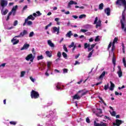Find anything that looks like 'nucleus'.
<instances>
[{
  "mask_svg": "<svg viewBox=\"0 0 126 126\" xmlns=\"http://www.w3.org/2000/svg\"><path fill=\"white\" fill-rule=\"evenodd\" d=\"M86 36H90L91 34H92V32H87L86 33H85Z\"/></svg>",
  "mask_w": 126,
  "mask_h": 126,
  "instance_id": "nucleus-53",
  "label": "nucleus"
},
{
  "mask_svg": "<svg viewBox=\"0 0 126 126\" xmlns=\"http://www.w3.org/2000/svg\"><path fill=\"white\" fill-rule=\"evenodd\" d=\"M74 46V42H72L71 43V45H69L68 47L69 48H72V47H73Z\"/></svg>",
  "mask_w": 126,
  "mask_h": 126,
  "instance_id": "nucleus-50",
  "label": "nucleus"
},
{
  "mask_svg": "<svg viewBox=\"0 0 126 126\" xmlns=\"http://www.w3.org/2000/svg\"><path fill=\"white\" fill-rule=\"evenodd\" d=\"M94 126H100V123H97V122H96V121H94Z\"/></svg>",
  "mask_w": 126,
  "mask_h": 126,
  "instance_id": "nucleus-41",
  "label": "nucleus"
},
{
  "mask_svg": "<svg viewBox=\"0 0 126 126\" xmlns=\"http://www.w3.org/2000/svg\"><path fill=\"white\" fill-rule=\"evenodd\" d=\"M118 68L119 69L118 71L117 72L118 76L119 77H122L123 76V71H122L121 66H118Z\"/></svg>",
  "mask_w": 126,
  "mask_h": 126,
  "instance_id": "nucleus-11",
  "label": "nucleus"
},
{
  "mask_svg": "<svg viewBox=\"0 0 126 126\" xmlns=\"http://www.w3.org/2000/svg\"><path fill=\"white\" fill-rule=\"evenodd\" d=\"M18 24V21L17 20H15L14 22L13 26H16Z\"/></svg>",
  "mask_w": 126,
  "mask_h": 126,
  "instance_id": "nucleus-52",
  "label": "nucleus"
},
{
  "mask_svg": "<svg viewBox=\"0 0 126 126\" xmlns=\"http://www.w3.org/2000/svg\"><path fill=\"white\" fill-rule=\"evenodd\" d=\"M28 34V32L26 30H24L22 32H20V35H21V37H24L25 35H27Z\"/></svg>",
  "mask_w": 126,
  "mask_h": 126,
  "instance_id": "nucleus-20",
  "label": "nucleus"
},
{
  "mask_svg": "<svg viewBox=\"0 0 126 126\" xmlns=\"http://www.w3.org/2000/svg\"><path fill=\"white\" fill-rule=\"evenodd\" d=\"M87 92H88L86 91H79L78 92V94H79L81 97H82V96H84V95H86V94H87Z\"/></svg>",
  "mask_w": 126,
  "mask_h": 126,
  "instance_id": "nucleus-15",
  "label": "nucleus"
},
{
  "mask_svg": "<svg viewBox=\"0 0 126 126\" xmlns=\"http://www.w3.org/2000/svg\"><path fill=\"white\" fill-rule=\"evenodd\" d=\"M120 21L122 31H124L125 33H126V15L124 14V12L122 13V19H121Z\"/></svg>",
  "mask_w": 126,
  "mask_h": 126,
  "instance_id": "nucleus-3",
  "label": "nucleus"
},
{
  "mask_svg": "<svg viewBox=\"0 0 126 126\" xmlns=\"http://www.w3.org/2000/svg\"><path fill=\"white\" fill-rule=\"evenodd\" d=\"M72 17H73L75 19H77V18H78V16H76V15H73V16H72Z\"/></svg>",
  "mask_w": 126,
  "mask_h": 126,
  "instance_id": "nucleus-61",
  "label": "nucleus"
},
{
  "mask_svg": "<svg viewBox=\"0 0 126 126\" xmlns=\"http://www.w3.org/2000/svg\"><path fill=\"white\" fill-rule=\"evenodd\" d=\"M111 55L113 57L112 59V63L115 66L116 65V58H115V55H114V53L113 55L112 54V51L109 52V56H111Z\"/></svg>",
  "mask_w": 126,
  "mask_h": 126,
  "instance_id": "nucleus-19",
  "label": "nucleus"
},
{
  "mask_svg": "<svg viewBox=\"0 0 126 126\" xmlns=\"http://www.w3.org/2000/svg\"><path fill=\"white\" fill-rule=\"evenodd\" d=\"M116 123H113V126H120V125H122L124 121L120 120L119 119L116 120Z\"/></svg>",
  "mask_w": 126,
  "mask_h": 126,
  "instance_id": "nucleus-14",
  "label": "nucleus"
},
{
  "mask_svg": "<svg viewBox=\"0 0 126 126\" xmlns=\"http://www.w3.org/2000/svg\"><path fill=\"white\" fill-rule=\"evenodd\" d=\"M100 126H107V124L103 123V122H100Z\"/></svg>",
  "mask_w": 126,
  "mask_h": 126,
  "instance_id": "nucleus-48",
  "label": "nucleus"
},
{
  "mask_svg": "<svg viewBox=\"0 0 126 126\" xmlns=\"http://www.w3.org/2000/svg\"><path fill=\"white\" fill-rule=\"evenodd\" d=\"M25 73H26V72H25V71H22L21 72L20 77H24V75H25Z\"/></svg>",
  "mask_w": 126,
  "mask_h": 126,
  "instance_id": "nucleus-40",
  "label": "nucleus"
},
{
  "mask_svg": "<svg viewBox=\"0 0 126 126\" xmlns=\"http://www.w3.org/2000/svg\"><path fill=\"white\" fill-rule=\"evenodd\" d=\"M50 26H52V23H50L49 24L45 27V30H48V28H49V27H50Z\"/></svg>",
  "mask_w": 126,
  "mask_h": 126,
  "instance_id": "nucleus-44",
  "label": "nucleus"
},
{
  "mask_svg": "<svg viewBox=\"0 0 126 126\" xmlns=\"http://www.w3.org/2000/svg\"><path fill=\"white\" fill-rule=\"evenodd\" d=\"M81 97V96H80V95H79H79L77 94L74 95L73 99H74V100H79V99H80Z\"/></svg>",
  "mask_w": 126,
  "mask_h": 126,
  "instance_id": "nucleus-27",
  "label": "nucleus"
},
{
  "mask_svg": "<svg viewBox=\"0 0 126 126\" xmlns=\"http://www.w3.org/2000/svg\"><path fill=\"white\" fill-rule=\"evenodd\" d=\"M95 42H99L100 41V38H99V36H97L95 39H94Z\"/></svg>",
  "mask_w": 126,
  "mask_h": 126,
  "instance_id": "nucleus-46",
  "label": "nucleus"
},
{
  "mask_svg": "<svg viewBox=\"0 0 126 126\" xmlns=\"http://www.w3.org/2000/svg\"><path fill=\"white\" fill-rule=\"evenodd\" d=\"M62 56L64 58V59H66V58H67V55L65 52L63 53Z\"/></svg>",
  "mask_w": 126,
  "mask_h": 126,
  "instance_id": "nucleus-42",
  "label": "nucleus"
},
{
  "mask_svg": "<svg viewBox=\"0 0 126 126\" xmlns=\"http://www.w3.org/2000/svg\"><path fill=\"white\" fill-rule=\"evenodd\" d=\"M106 74V72L103 71L101 74L99 76V79H102V78H104V76H105V75Z\"/></svg>",
  "mask_w": 126,
  "mask_h": 126,
  "instance_id": "nucleus-30",
  "label": "nucleus"
},
{
  "mask_svg": "<svg viewBox=\"0 0 126 126\" xmlns=\"http://www.w3.org/2000/svg\"><path fill=\"white\" fill-rule=\"evenodd\" d=\"M86 123H88V124L90 123V119H89V117H87L86 119Z\"/></svg>",
  "mask_w": 126,
  "mask_h": 126,
  "instance_id": "nucleus-57",
  "label": "nucleus"
},
{
  "mask_svg": "<svg viewBox=\"0 0 126 126\" xmlns=\"http://www.w3.org/2000/svg\"><path fill=\"white\" fill-rule=\"evenodd\" d=\"M109 89V84H107V85H105L104 86V90H107Z\"/></svg>",
  "mask_w": 126,
  "mask_h": 126,
  "instance_id": "nucleus-47",
  "label": "nucleus"
},
{
  "mask_svg": "<svg viewBox=\"0 0 126 126\" xmlns=\"http://www.w3.org/2000/svg\"><path fill=\"white\" fill-rule=\"evenodd\" d=\"M114 88H115V84L110 81V87L109 88V90H110L111 91H113V90H114Z\"/></svg>",
  "mask_w": 126,
  "mask_h": 126,
  "instance_id": "nucleus-25",
  "label": "nucleus"
},
{
  "mask_svg": "<svg viewBox=\"0 0 126 126\" xmlns=\"http://www.w3.org/2000/svg\"><path fill=\"white\" fill-rule=\"evenodd\" d=\"M7 5V1L5 0H0V8L1 10V14L2 15H5L8 12V10L7 9H5L3 11V9L5 6Z\"/></svg>",
  "mask_w": 126,
  "mask_h": 126,
  "instance_id": "nucleus-1",
  "label": "nucleus"
},
{
  "mask_svg": "<svg viewBox=\"0 0 126 126\" xmlns=\"http://www.w3.org/2000/svg\"><path fill=\"white\" fill-rule=\"evenodd\" d=\"M27 24H28V25H29V26H30V25H32V21H29L27 22Z\"/></svg>",
  "mask_w": 126,
  "mask_h": 126,
  "instance_id": "nucleus-56",
  "label": "nucleus"
},
{
  "mask_svg": "<svg viewBox=\"0 0 126 126\" xmlns=\"http://www.w3.org/2000/svg\"><path fill=\"white\" fill-rule=\"evenodd\" d=\"M52 33H56L57 35H59L60 34V27L57 28L56 27H54L52 28Z\"/></svg>",
  "mask_w": 126,
  "mask_h": 126,
  "instance_id": "nucleus-10",
  "label": "nucleus"
},
{
  "mask_svg": "<svg viewBox=\"0 0 126 126\" xmlns=\"http://www.w3.org/2000/svg\"><path fill=\"white\" fill-rule=\"evenodd\" d=\"M86 17V15L85 14H82L79 16V19H82V18H85Z\"/></svg>",
  "mask_w": 126,
  "mask_h": 126,
  "instance_id": "nucleus-37",
  "label": "nucleus"
},
{
  "mask_svg": "<svg viewBox=\"0 0 126 126\" xmlns=\"http://www.w3.org/2000/svg\"><path fill=\"white\" fill-rule=\"evenodd\" d=\"M35 20V18L33 17V15H31L29 16L27 18L25 19V23L23 24V26H25L26 25V24L27 23L28 20Z\"/></svg>",
  "mask_w": 126,
  "mask_h": 126,
  "instance_id": "nucleus-9",
  "label": "nucleus"
},
{
  "mask_svg": "<svg viewBox=\"0 0 126 126\" xmlns=\"http://www.w3.org/2000/svg\"><path fill=\"white\" fill-rule=\"evenodd\" d=\"M30 78L31 81H32V82H35V79H33V78L32 77H30Z\"/></svg>",
  "mask_w": 126,
  "mask_h": 126,
  "instance_id": "nucleus-60",
  "label": "nucleus"
},
{
  "mask_svg": "<svg viewBox=\"0 0 126 126\" xmlns=\"http://www.w3.org/2000/svg\"><path fill=\"white\" fill-rule=\"evenodd\" d=\"M72 4H77V2L73 1V0H70L67 5V8H70V7H71V5Z\"/></svg>",
  "mask_w": 126,
  "mask_h": 126,
  "instance_id": "nucleus-13",
  "label": "nucleus"
},
{
  "mask_svg": "<svg viewBox=\"0 0 126 126\" xmlns=\"http://www.w3.org/2000/svg\"><path fill=\"white\" fill-rule=\"evenodd\" d=\"M103 7H104V4L103 3H101L99 5V9L102 10L103 9Z\"/></svg>",
  "mask_w": 126,
  "mask_h": 126,
  "instance_id": "nucleus-38",
  "label": "nucleus"
},
{
  "mask_svg": "<svg viewBox=\"0 0 126 126\" xmlns=\"http://www.w3.org/2000/svg\"><path fill=\"white\" fill-rule=\"evenodd\" d=\"M73 35V33H72V32L71 31H69L65 34L66 37H68V38H71V36Z\"/></svg>",
  "mask_w": 126,
  "mask_h": 126,
  "instance_id": "nucleus-21",
  "label": "nucleus"
},
{
  "mask_svg": "<svg viewBox=\"0 0 126 126\" xmlns=\"http://www.w3.org/2000/svg\"><path fill=\"white\" fill-rule=\"evenodd\" d=\"M45 54L48 58H51L52 57V52L51 51H46L45 52Z\"/></svg>",
  "mask_w": 126,
  "mask_h": 126,
  "instance_id": "nucleus-26",
  "label": "nucleus"
},
{
  "mask_svg": "<svg viewBox=\"0 0 126 126\" xmlns=\"http://www.w3.org/2000/svg\"><path fill=\"white\" fill-rule=\"evenodd\" d=\"M94 52V50H92V52H91L89 54V55L88 56L87 58L88 59H90L91 57H92V55H93V52Z\"/></svg>",
  "mask_w": 126,
  "mask_h": 126,
  "instance_id": "nucleus-33",
  "label": "nucleus"
},
{
  "mask_svg": "<svg viewBox=\"0 0 126 126\" xmlns=\"http://www.w3.org/2000/svg\"><path fill=\"white\" fill-rule=\"evenodd\" d=\"M34 36V32H32L30 33L29 37H33Z\"/></svg>",
  "mask_w": 126,
  "mask_h": 126,
  "instance_id": "nucleus-51",
  "label": "nucleus"
},
{
  "mask_svg": "<svg viewBox=\"0 0 126 126\" xmlns=\"http://www.w3.org/2000/svg\"><path fill=\"white\" fill-rule=\"evenodd\" d=\"M47 44L51 47V48H54V47H55V44L52 42V40H48L47 41Z\"/></svg>",
  "mask_w": 126,
  "mask_h": 126,
  "instance_id": "nucleus-23",
  "label": "nucleus"
},
{
  "mask_svg": "<svg viewBox=\"0 0 126 126\" xmlns=\"http://www.w3.org/2000/svg\"><path fill=\"white\" fill-rule=\"evenodd\" d=\"M87 48H90V44H88L87 43H86L84 44V48L85 49H87Z\"/></svg>",
  "mask_w": 126,
  "mask_h": 126,
  "instance_id": "nucleus-34",
  "label": "nucleus"
},
{
  "mask_svg": "<svg viewBox=\"0 0 126 126\" xmlns=\"http://www.w3.org/2000/svg\"><path fill=\"white\" fill-rule=\"evenodd\" d=\"M34 59H35V57L33 56V54H29L26 58V61H27L28 62H29V61H30V62H31L32 63H33Z\"/></svg>",
  "mask_w": 126,
  "mask_h": 126,
  "instance_id": "nucleus-7",
  "label": "nucleus"
},
{
  "mask_svg": "<svg viewBox=\"0 0 126 126\" xmlns=\"http://www.w3.org/2000/svg\"><path fill=\"white\" fill-rule=\"evenodd\" d=\"M30 45L29 44H25L24 45L23 47L21 48V51H23V50H27L29 48Z\"/></svg>",
  "mask_w": 126,
  "mask_h": 126,
  "instance_id": "nucleus-22",
  "label": "nucleus"
},
{
  "mask_svg": "<svg viewBox=\"0 0 126 126\" xmlns=\"http://www.w3.org/2000/svg\"><path fill=\"white\" fill-rule=\"evenodd\" d=\"M63 49L64 51L65 52H66V53H68V50H67V48H66V46H65V45H63Z\"/></svg>",
  "mask_w": 126,
  "mask_h": 126,
  "instance_id": "nucleus-39",
  "label": "nucleus"
},
{
  "mask_svg": "<svg viewBox=\"0 0 126 126\" xmlns=\"http://www.w3.org/2000/svg\"><path fill=\"white\" fill-rule=\"evenodd\" d=\"M104 12L107 14V16H110L111 14V9H110V8H106L104 10Z\"/></svg>",
  "mask_w": 126,
  "mask_h": 126,
  "instance_id": "nucleus-18",
  "label": "nucleus"
},
{
  "mask_svg": "<svg viewBox=\"0 0 126 126\" xmlns=\"http://www.w3.org/2000/svg\"><path fill=\"white\" fill-rule=\"evenodd\" d=\"M51 64H52V62H47V71H49V70H52V68H51Z\"/></svg>",
  "mask_w": 126,
  "mask_h": 126,
  "instance_id": "nucleus-24",
  "label": "nucleus"
},
{
  "mask_svg": "<svg viewBox=\"0 0 126 126\" xmlns=\"http://www.w3.org/2000/svg\"><path fill=\"white\" fill-rule=\"evenodd\" d=\"M76 64H80V63H79L78 61H75L74 65H76Z\"/></svg>",
  "mask_w": 126,
  "mask_h": 126,
  "instance_id": "nucleus-63",
  "label": "nucleus"
},
{
  "mask_svg": "<svg viewBox=\"0 0 126 126\" xmlns=\"http://www.w3.org/2000/svg\"><path fill=\"white\" fill-rule=\"evenodd\" d=\"M95 46H96V45L95 44H92L91 46V47L88 48V52H90L94 48V47H95Z\"/></svg>",
  "mask_w": 126,
  "mask_h": 126,
  "instance_id": "nucleus-32",
  "label": "nucleus"
},
{
  "mask_svg": "<svg viewBox=\"0 0 126 126\" xmlns=\"http://www.w3.org/2000/svg\"><path fill=\"white\" fill-rule=\"evenodd\" d=\"M46 118H50L51 119V120H52V121H55V120H56V118H54V116H52V115H47L46 116Z\"/></svg>",
  "mask_w": 126,
  "mask_h": 126,
  "instance_id": "nucleus-31",
  "label": "nucleus"
},
{
  "mask_svg": "<svg viewBox=\"0 0 126 126\" xmlns=\"http://www.w3.org/2000/svg\"><path fill=\"white\" fill-rule=\"evenodd\" d=\"M84 27H85V28H86V29H90L91 28H93V26L89 24H87L85 25Z\"/></svg>",
  "mask_w": 126,
  "mask_h": 126,
  "instance_id": "nucleus-28",
  "label": "nucleus"
},
{
  "mask_svg": "<svg viewBox=\"0 0 126 126\" xmlns=\"http://www.w3.org/2000/svg\"><path fill=\"white\" fill-rule=\"evenodd\" d=\"M80 32H82V33H86V32H87V30H84V29H81L80 30Z\"/></svg>",
  "mask_w": 126,
  "mask_h": 126,
  "instance_id": "nucleus-54",
  "label": "nucleus"
},
{
  "mask_svg": "<svg viewBox=\"0 0 126 126\" xmlns=\"http://www.w3.org/2000/svg\"><path fill=\"white\" fill-rule=\"evenodd\" d=\"M112 42H110L109 45H108V47L107 48V50H109L110 49V48H111L112 47Z\"/></svg>",
  "mask_w": 126,
  "mask_h": 126,
  "instance_id": "nucleus-58",
  "label": "nucleus"
},
{
  "mask_svg": "<svg viewBox=\"0 0 126 126\" xmlns=\"http://www.w3.org/2000/svg\"><path fill=\"white\" fill-rule=\"evenodd\" d=\"M43 59H44L43 55H40V56H38L37 57V61H40V60H43Z\"/></svg>",
  "mask_w": 126,
  "mask_h": 126,
  "instance_id": "nucleus-35",
  "label": "nucleus"
},
{
  "mask_svg": "<svg viewBox=\"0 0 126 126\" xmlns=\"http://www.w3.org/2000/svg\"><path fill=\"white\" fill-rule=\"evenodd\" d=\"M122 50L123 51L124 54H125V45H124V43L122 44Z\"/></svg>",
  "mask_w": 126,
  "mask_h": 126,
  "instance_id": "nucleus-59",
  "label": "nucleus"
},
{
  "mask_svg": "<svg viewBox=\"0 0 126 126\" xmlns=\"http://www.w3.org/2000/svg\"><path fill=\"white\" fill-rule=\"evenodd\" d=\"M57 57H58V58H61V57H62V53L61 52H58L57 54Z\"/></svg>",
  "mask_w": 126,
  "mask_h": 126,
  "instance_id": "nucleus-55",
  "label": "nucleus"
},
{
  "mask_svg": "<svg viewBox=\"0 0 126 126\" xmlns=\"http://www.w3.org/2000/svg\"><path fill=\"white\" fill-rule=\"evenodd\" d=\"M118 40H119L118 37H115L113 40V42H112V47L111 49L112 55H114V50H115V49H116V46H115V44H116V43H118Z\"/></svg>",
  "mask_w": 126,
  "mask_h": 126,
  "instance_id": "nucleus-5",
  "label": "nucleus"
},
{
  "mask_svg": "<svg viewBox=\"0 0 126 126\" xmlns=\"http://www.w3.org/2000/svg\"><path fill=\"white\" fill-rule=\"evenodd\" d=\"M61 86H62V85L60 83H58L56 85V90H61L62 89V88H61Z\"/></svg>",
  "mask_w": 126,
  "mask_h": 126,
  "instance_id": "nucleus-29",
  "label": "nucleus"
},
{
  "mask_svg": "<svg viewBox=\"0 0 126 126\" xmlns=\"http://www.w3.org/2000/svg\"><path fill=\"white\" fill-rule=\"evenodd\" d=\"M68 71V69L66 68L63 69V73H67Z\"/></svg>",
  "mask_w": 126,
  "mask_h": 126,
  "instance_id": "nucleus-49",
  "label": "nucleus"
},
{
  "mask_svg": "<svg viewBox=\"0 0 126 126\" xmlns=\"http://www.w3.org/2000/svg\"><path fill=\"white\" fill-rule=\"evenodd\" d=\"M17 8H18V5H16V6H14L12 8L11 11L9 13V15H11L12 14V15H13V16H14V15H15V14L16 13V10H17Z\"/></svg>",
  "mask_w": 126,
  "mask_h": 126,
  "instance_id": "nucleus-8",
  "label": "nucleus"
},
{
  "mask_svg": "<svg viewBox=\"0 0 126 126\" xmlns=\"http://www.w3.org/2000/svg\"><path fill=\"white\" fill-rule=\"evenodd\" d=\"M59 21H60L59 18H56L55 19V21H56V22H59Z\"/></svg>",
  "mask_w": 126,
  "mask_h": 126,
  "instance_id": "nucleus-62",
  "label": "nucleus"
},
{
  "mask_svg": "<svg viewBox=\"0 0 126 126\" xmlns=\"http://www.w3.org/2000/svg\"><path fill=\"white\" fill-rule=\"evenodd\" d=\"M11 42H12L13 45H16V44H18V43H19V40L14 37L11 39Z\"/></svg>",
  "mask_w": 126,
  "mask_h": 126,
  "instance_id": "nucleus-17",
  "label": "nucleus"
},
{
  "mask_svg": "<svg viewBox=\"0 0 126 126\" xmlns=\"http://www.w3.org/2000/svg\"><path fill=\"white\" fill-rule=\"evenodd\" d=\"M98 21V17H95V20L94 22V24L96 25V28H98V27H101L102 24H101V20H99Z\"/></svg>",
  "mask_w": 126,
  "mask_h": 126,
  "instance_id": "nucleus-6",
  "label": "nucleus"
},
{
  "mask_svg": "<svg viewBox=\"0 0 126 126\" xmlns=\"http://www.w3.org/2000/svg\"><path fill=\"white\" fill-rule=\"evenodd\" d=\"M33 17H39V16H41L42 15L41 13L40 12V11H37L36 13H33L32 14Z\"/></svg>",
  "mask_w": 126,
  "mask_h": 126,
  "instance_id": "nucleus-12",
  "label": "nucleus"
},
{
  "mask_svg": "<svg viewBox=\"0 0 126 126\" xmlns=\"http://www.w3.org/2000/svg\"><path fill=\"white\" fill-rule=\"evenodd\" d=\"M97 115L98 116H99V115H100L101 114H102V109H99V108H97Z\"/></svg>",
  "mask_w": 126,
  "mask_h": 126,
  "instance_id": "nucleus-36",
  "label": "nucleus"
},
{
  "mask_svg": "<svg viewBox=\"0 0 126 126\" xmlns=\"http://www.w3.org/2000/svg\"><path fill=\"white\" fill-rule=\"evenodd\" d=\"M123 63H124V65L126 67V58H123Z\"/></svg>",
  "mask_w": 126,
  "mask_h": 126,
  "instance_id": "nucleus-43",
  "label": "nucleus"
},
{
  "mask_svg": "<svg viewBox=\"0 0 126 126\" xmlns=\"http://www.w3.org/2000/svg\"><path fill=\"white\" fill-rule=\"evenodd\" d=\"M17 124V122H15V121H11L10 122V125H13L14 126H15Z\"/></svg>",
  "mask_w": 126,
  "mask_h": 126,
  "instance_id": "nucleus-45",
  "label": "nucleus"
},
{
  "mask_svg": "<svg viewBox=\"0 0 126 126\" xmlns=\"http://www.w3.org/2000/svg\"><path fill=\"white\" fill-rule=\"evenodd\" d=\"M116 4L118 5L119 8H122V7L124 8V10L123 11L122 13L124 12V14L126 15V0H117L116 2Z\"/></svg>",
  "mask_w": 126,
  "mask_h": 126,
  "instance_id": "nucleus-2",
  "label": "nucleus"
},
{
  "mask_svg": "<svg viewBox=\"0 0 126 126\" xmlns=\"http://www.w3.org/2000/svg\"><path fill=\"white\" fill-rule=\"evenodd\" d=\"M109 108L111 110H110L109 112L110 113V115L112 116L113 117H116V112L114 111V109H113V107L111 106H109Z\"/></svg>",
  "mask_w": 126,
  "mask_h": 126,
  "instance_id": "nucleus-16",
  "label": "nucleus"
},
{
  "mask_svg": "<svg viewBox=\"0 0 126 126\" xmlns=\"http://www.w3.org/2000/svg\"><path fill=\"white\" fill-rule=\"evenodd\" d=\"M1 66H2V67H4L5 66V63H2L0 65V67H1Z\"/></svg>",
  "mask_w": 126,
  "mask_h": 126,
  "instance_id": "nucleus-64",
  "label": "nucleus"
},
{
  "mask_svg": "<svg viewBox=\"0 0 126 126\" xmlns=\"http://www.w3.org/2000/svg\"><path fill=\"white\" fill-rule=\"evenodd\" d=\"M31 97L32 99H37L39 98V93L34 90H32L31 92Z\"/></svg>",
  "mask_w": 126,
  "mask_h": 126,
  "instance_id": "nucleus-4",
  "label": "nucleus"
}]
</instances>
